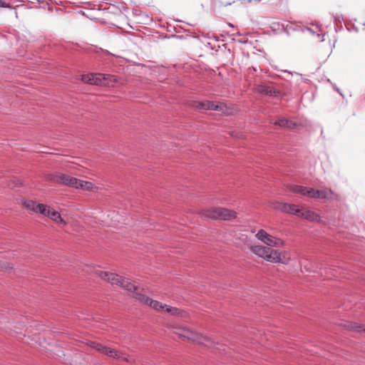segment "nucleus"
Segmentation results:
<instances>
[{"mask_svg":"<svg viewBox=\"0 0 365 365\" xmlns=\"http://www.w3.org/2000/svg\"><path fill=\"white\" fill-rule=\"evenodd\" d=\"M195 106L200 109L219 110L225 115H232L237 110L234 106H228L224 103L211 101L197 102Z\"/></svg>","mask_w":365,"mask_h":365,"instance_id":"6e6552de","label":"nucleus"},{"mask_svg":"<svg viewBox=\"0 0 365 365\" xmlns=\"http://www.w3.org/2000/svg\"><path fill=\"white\" fill-rule=\"evenodd\" d=\"M299 217L302 218L305 220H307L310 222H316V223H322L323 220L319 214L316 212L307 209L303 207L302 210L301 212V215H299Z\"/></svg>","mask_w":365,"mask_h":365,"instance_id":"9d476101","label":"nucleus"},{"mask_svg":"<svg viewBox=\"0 0 365 365\" xmlns=\"http://www.w3.org/2000/svg\"><path fill=\"white\" fill-rule=\"evenodd\" d=\"M305 187L304 186L297 185H287V189L292 192L299 193L302 195H304Z\"/></svg>","mask_w":365,"mask_h":365,"instance_id":"a211bd4d","label":"nucleus"},{"mask_svg":"<svg viewBox=\"0 0 365 365\" xmlns=\"http://www.w3.org/2000/svg\"><path fill=\"white\" fill-rule=\"evenodd\" d=\"M68 177V175L61 173H56L51 176L50 180L57 184L66 185Z\"/></svg>","mask_w":365,"mask_h":365,"instance_id":"4468645a","label":"nucleus"},{"mask_svg":"<svg viewBox=\"0 0 365 365\" xmlns=\"http://www.w3.org/2000/svg\"><path fill=\"white\" fill-rule=\"evenodd\" d=\"M255 237L266 245H254L250 247L252 252L257 257L272 263L287 265L291 262L292 255L289 250L274 248L284 246L285 242L282 239L273 236L262 229L257 231Z\"/></svg>","mask_w":365,"mask_h":365,"instance_id":"f257e3e1","label":"nucleus"},{"mask_svg":"<svg viewBox=\"0 0 365 365\" xmlns=\"http://www.w3.org/2000/svg\"><path fill=\"white\" fill-rule=\"evenodd\" d=\"M86 344L96 351L103 354L112 359H119L128 363L134 364L135 360L130 357L126 353L116 349L105 346L93 341H88Z\"/></svg>","mask_w":365,"mask_h":365,"instance_id":"39448f33","label":"nucleus"},{"mask_svg":"<svg viewBox=\"0 0 365 365\" xmlns=\"http://www.w3.org/2000/svg\"><path fill=\"white\" fill-rule=\"evenodd\" d=\"M23 205L27 210L47 217L58 225L64 227L67 225V222L62 218L60 212L55 210L51 206L38 203L36 201L32 200H25L23 202Z\"/></svg>","mask_w":365,"mask_h":365,"instance_id":"7ed1b4c3","label":"nucleus"},{"mask_svg":"<svg viewBox=\"0 0 365 365\" xmlns=\"http://www.w3.org/2000/svg\"><path fill=\"white\" fill-rule=\"evenodd\" d=\"M92 272L101 279L108 281L113 285L120 287L123 278L115 273L103 271L96 267H92Z\"/></svg>","mask_w":365,"mask_h":365,"instance_id":"1a4fd4ad","label":"nucleus"},{"mask_svg":"<svg viewBox=\"0 0 365 365\" xmlns=\"http://www.w3.org/2000/svg\"><path fill=\"white\" fill-rule=\"evenodd\" d=\"M304 195L310 198L317 199L318 190H315L312 187H305Z\"/></svg>","mask_w":365,"mask_h":365,"instance_id":"aec40b11","label":"nucleus"},{"mask_svg":"<svg viewBox=\"0 0 365 365\" xmlns=\"http://www.w3.org/2000/svg\"><path fill=\"white\" fill-rule=\"evenodd\" d=\"M78 178L68 175L66 186L76 189V187H78Z\"/></svg>","mask_w":365,"mask_h":365,"instance_id":"412c9836","label":"nucleus"},{"mask_svg":"<svg viewBox=\"0 0 365 365\" xmlns=\"http://www.w3.org/2000/svg\"><path fill=\"white\" fill-rule=\"evenodd\" d=\"M4 6V1L2 0H0V6Z\"/></svg>","mask_w":365,"mask_h":365,"instance_id":"5701e85b","label":"nucleus"},{"mask_svg":"<svg viewBox=\"0 0 365 365\" xmlns=\"http://www.w3.org/2000/svg\"><path fill=\"white\" fill-rule=\"evenodd\" d=\"M120 287L128 292H133V297L135 299L142 304L149 306L156 312L166 313L171 316L180 318H187L188 317L187 313L184 310L171 307L159 301L152 299L143 293L138 292V286L128 279L123 278Z\"/></svg>","mask_w":365,"mask_h":365,"instance_id":"f03ea898","label":"nucleus"},{"mask_svg":"<svg viewBox=\"0 0 365 365\" xmlns=\"http://www.w3.org/2000/svg\"><path fill=\"white\" fill-rule=\"evenodd\" d=\"M344 327L351 331H364L365 332V328L364 326H361L360 324H358L355 322H347L344 324Z\"/></svg>","mask_w":365,"mask_h":365,"instance_id":"6ab92c4d","label":"nucleus"},{"mask_svg":"<svg viewBox=\"0 0 365 365\" xmlns=\"http://www.w3.org/2000/svg\"><path fill=\"white\" fill-rule=\"evenodd\" d=\"M21 183L18 180L17 182H15L14 186H17L19 185H21Z\"/></svg>","mask_w":365,"mask_h":365,"instance_id":"4be33fe9","label":"nucleus"},{"mask_svg":"<svg viewBox=\"0 0 365 365\" xmlns=\"http://www.w3.org/2000/svg\"><path fill=\"white\" fill-rule=\"evenodd\" d=\"M76 189H81L84 191L96 192L98 190V187L96 185H95L92 182L79 179L78 187H76Z\"/></svg>","mask_w":365,"mask_h":365,"instance_id":"f8f14e48","label":"nucleus"},{"mask_svg":"<svg viewBox=\"0 0 365 365\" xmlns=\"http://www.w3.org/2000/svg\"><path fill=\"white\" fill-rule=\"evenodd\" d=\"M317 199H326L328 200H339L340 195L331 189L324 188L318 190Z\"/></svg>","mask_w":365,"mask_h":365,"instance_id":"9b49d317","label":"nucleus"},{"mask_svg":"<svg viewBox=\"0 0 365 365\" xmlns=\"http://www.w3.org/2000/svg\"><path fill=\"white\" fill-rule=\"evenodd\" d=\"M200 215L205 218L220 220H230L235 219L237 216L235 211L220 207L203 209L200 212Z\"/></svg>","mask_w":365,"mask_h":365,"instance_id":"0eeeda50","label":"nucleus"},{"mask_svg":"<svg viewBox=\"0 0 365 365\" xmlns=\"http://www.w3.org/2000/svg\"><path fill=\"white\" fill-rule=\"evenodd\" d=\"M173 333L184 341H190L212 347L213 341L207 336L196 332L187 327H173Z\"/></svg>","mask_w":365,"mask_h":365,"instance_id":"20e7f679","label":"nucleus"},{"mask_svg":"<svg viewBox=\"0 0 365 365\" xmlns=\"http://www.w3.org/2000/svg\"><path fill=\"white\" fill-rule=\"evenodd\" d=\"M275 125H277L280 127L287 128L289 129H292L295 128L296 124L289 120L282 118L275 122Z\"/></svg>","mask_w":365,"mask_h":365,"instance_id":"f3484780","label":"nucleus"},{"mask_svg":"<svg viewBox=\"0 0 365 365\" xmlns=\"http://www.w3.org/2000/svg\"><path fill=\"white\" fill-rule=\"evenodd\" d=\"M286 202H283L279 200H269L268 202L269 206L275 210H279L284 212Z\"/></svg>","mask_w":365,"mask_h":365,"instance_id":"dca6fc26","label":"nucleus"},{"mask_svg":"<svg viewBox=\"0 0 365 365\" xmlns=\"http://www.w3.org/2000/svg\"><path fill=\"white\" fill-rule=\"evenodd\" d=\"M302 208L303 207H299V205L294 204L286 203L284 213L294 215L299 217V215H301Z\"/></svg>","mask_w":365,"mask_h":365,"instance_id":"ddd939ff","label":"nucleus"},{"mask_svg":"<svg viewBox=\"0 0 365 365\" xmlns=\"http://www.w3.org/2000/svg\"><path fill=\"white\" fill-rule=\"evenodd\" d=\"M81 80L86 83L108 87H114L119 83L116 76L105 73L85 74L82 76Z\"/></svg>","mask_w":365,"mask_h":365,"instance_id":"423d86ee","label":"nucleus"},{"mask_svg":"<svg viewBox=\"0 0 365 365\" xmlns=\"http://www.w3.org/2000/svg\"><path fill=\"white\" fill-rule=\"evenodd\" d=\"M257 91L269 96H276L279 93L278 91L269 86H259Z\"/></svg>","mask_w":365,"mask_h":365,"instance_id":"2eb2a0df","label":"nucleus"}]
</instances>
